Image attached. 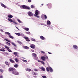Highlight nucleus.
<instances>
[{"instance_id":"nucleus-25","label":"nucleus","mask_w":78,"mask_h":78,"mask_svg":"<svg viewBox=\"0 0 78 78\" xmlns=\"http://www.w3.org/2000/svg\"><path fill=\"white\" fill-rule=\"evenodd\" d=\"M38 11L37 10L35 11V14L36 15H38Z\"/></svg>"},{"instance_id":"nucleus-59","label":"nucleus","mask_w":78,"mask_h":78,"mask_svg":"<svg viewBox=\"0 0 78 78\" xmlns=\"http://www.w3.org/2000/svg\"><path fill=\"white\" fill-rule=\"evenodd\" d=\"M45 59H48V56H46L45 57Z\"/></svg>"},{"instance_id":"nucleus-41","label":"nucleus","mask_w":78,"mask_h":78,"mask_svg":"<svg viewBox=\"0 0 78 78\" xmlns=\"http://www.w3.org/2000/svg\"><path fill=\"white\" fill-rule=\"evenodd\" d=\"M23 61L24 62H27V61L25 60H23Z\"/></svg>"},{"instance_id":"nucleus-17","label":"nucleus","mask_w":78,"mask_h":78,"mask_svg":"<svg viewBox=\"0 0 78 78\" xmlns=\"http://www.w3.org/2000/svg\"><path fill=\"white\" fill-rule=\"evenodd\" d=\"M9 60L11 62H12V63H14V61L12 59H10Z\"/></svg>"},{"instance_id":"nucleus-52","label":"nucleus","mask_w":78,"mask_h":78,"mask_svg":"<svg viewBox=\"0 0 78 78\" xmlns=\"http://www.w3.org/2000/svg\"><path fill=\"white\" fill-rule=\"evenodd\" d=\"M7 41V42H11L10 41H9V40L8 39Z\"/></svg>"},{"instance_id":"nucleus-12","label":"nucleus","mask_w":78,"mask_h":78,"mask_svg":"<svg viewBox=\"0 0 78 78\" xmlns=\"http://www.w3.org/2000/svg\"><path fill=\"white\" fill-rule=\"evenodd\" d=\"M73 47L74 48H75V49H77V48H78V47L76 45H73Z\"/></svg>"},{"instance_id":"nucleus-57","label":"nucleus","mask_w":78,"mask_h":78,"mask_svg":"<svg viewBox=\"0 0 78 78\" xmlns=\"http://www.w3.org/2000/svg\"><path fill=\"white\" fill-rule=\"evenodd\" d=\"M41 61H40V60H38V62H41Z\"/></svg>"},{"instance_id":"nucleus-38","label":"nucleus","mask_w":78,"mask_h":78,"mask_svg":"<svg viewBox=\"0 0 78 78\" xmlns=\"http://www.w3.org/2000/svg\"><path fill=\"white\" fill-rule=\"evenodd\" d=\"M30 32H26V33L27 34H30Z\"/></svg>"},{"instance_id":"nucleus-43","label":"nucleus","mask_w":78,"mask_h":78,"mask_svg":"<svg viewBox=\"0 0 78 78\" xmlns=\"http://www.w3.org/2000/svg\"><path fill=\"white\" fill-rule=\"evenodd\" d=\"M31 8H34V7L33 5H32L31 6Z\"/></svg>"},{"instance_id":"nucleus-56","label":"nucleus","mask_w":78,"mask_h":78,"mask_svg":"<svg viewBox=\"0 0 78 78\" xmlns=\"http://www.w3.org/2000/svg\"><path fill=\"white\" fill-rule=\"evenodd\" d=\"M8 39H7V38H5L4 39V40H5V41H7Z\"/></svg>"},{"instance_id":"nucleus-6","label":"nucleus","mask_w":78,"mask_h":78,"mask_svg":"<svg viewBox=\"0 0 78 78\" xmlns=\"http://www.w3.org/2000/svg\"><path fill=\"white\" fill-rule=\"evenodd\" d=\"M30 47L31 48L34 49V48H35V45L33 44H32L31 45H30Z\"/></svg>"},{"instance_id":"nucleus-42","label":"nucleus","mask_w":78,"mask_h":78,"mask_svg":"<svg viewBox=\"0 0 78 78\" xmlns=\"http://www.w3.org/2000/svg\"><path fill=\"white\" fill-rule=\"evenodd\" d=\"M44 16L45 19H47V16L46 15H44Z\"/></svg>"},{"instance_id":"nucleus-39","label":"nucleus","mask_w":78,"mask_h":78,"mask_svg":"<svg viewBox=\"0 0 78 78\" xmlns=\"http://www.w3.org/2000/svg\"><path fill=\"white\" fill-rule=\"evenodd\" d=\"M5 48H6L7 49V50H8V49H9V48H8V47L6 46H5Z\"/></svg>"},{"instance_id":"nucleus-34","label":"nucleus","mask_w":78,"mask_h":78,"mask_svg":"<svg viewBox=\"0 0 78 78\" xmlns=\"http://www.w3.org/2000/svg\"><path fill=\"white\" fill-rule=\"evenodd\" d=\"M0 51H5V50L1 49H0Z\"/></svg>"},{"instance_id":"nucleus-19","label":"nucleus","mask_w":78,"mask_h":78,"mask_svg":"<svg viewBox=\"0 0 78 78\" xmlns=\"http://www.w3.org/2000/svg\"><path fill=\"white\" fill-rule=\"evenodd\" d=\"M5 34H8V35H9L11 34H10V33L8 32H6L5 33Z\"/></svg>"},{"instance_id":"nucleus-1","label":"nucleus","mask_w":78,"mask_h":78,"mask_svg":"<svg viewBox=\"0 0 78 78\" xmlns=\"http://www.w3.org/2000/svg\"><path fill=\"white\" fill-rule=\"evenodd\" d=\"M49 70L50 72H53V69L50 67H47L46 68V70L47 72H49Z\"/></svg>"},{"instance_id":"nucleus-24","label":"nucleus","mask_w":78,"mask_h":78,"mask_svg":"<svg viewBox=\"0 0 78 78\" xmlns=\"http://www.w3.org/2000/svg\"><path fill=\"white\" fill-rule=\"evenodd\" d=\"M13 55H15V56H17V52H14Z\"/></svg>"},{"instance_id":"nucleus-64","label":"nucleus","mask_w":78,"mask_h":78,"mask_svg":"<svg viewBox=\"0 0 78 78\" xmlns=\"http://www.w3.org/2000/svg\"><path fill=\"white\" fill-rule=\"evenodd\" d=\"M23 36H24V34H23Z\"/></svg>"},{"instance_id":"nucleus-4","label":"nucleus","mask_w":78,"mask_h":78,"mask_svg":"<svg viewBox=\"0 0 78 78\" xmlns=\"http://www.w3.org/2000/svg\"><path fill=\"white\" fill-rule=\"evenodd\" d=\"M12 73L13 74H14V75H18V72L16 71V70L12 71Z\"/></svg>"},{"instance_id":"nucleus-35","label":"nucleus","mask_w":78,"mask_h":78,"mask_svg":"<svg viewBox=\"0 0 78 78\" xmlns=\"http://www.w3.org/2000/svg\"><path fill=\"white\" fill-rule=\"evenodd\" d=\"M32 74L33 75H36V73H35V72H33L32 73Z\"/></svg>"},{"instance_id":"nucleus-3","label":"nucleus","mask_w":78,"mask_h":78,"mask_svg":"<svg viewBox=\"0 0 78 78\" xmlns=\"http://www.w3.org/2000/svg\"><path fill=\"white\" fill-rule=\"evenodd\" d=\"M16 70V69H15V68H10L9 69V71H10L11 72H12V71H15Z\"/></svg>"},{"instance_id":"nucleus-33","label":"nucleus","mask_w":78,"mask_h":78,"mask_svg":"<svg viewBox=\"0 0 78 78\" xmlns=\"http://www.w3.org/2000/svg\"><path fill=\"white\" fill-rule=\"evenodd\" d=\"M15 61H16V62H19V60L17 58H16L15 59Z\"/></svg>"},{"instance_id":"nucleus-47","label":"nucleus","mask_w":78,"mask_h":78,"mask_svg":"<svg viewBox=\"0 0 78 78\" xmlns=\"http://www.w3.org/2000/svg\"><path fill=\"white\" fill-rule=\"evenodd\" d=\"M26 9H30V8L29 7H27V8Z\"/></svg>"},{"instance_id":"nucleus-40","label":"nucleus","mask_w":78,"mask_h":78,"mask_svg":"<svg viewBox=\"0 0 78 78\" xmlns=\"http://www.w3.org/2000/svg\"><path fill=\"white\" fill-rule=\"evenodd\" d=\"M17 21L19 22V23H22V22L20 20H17Z\"/></svg>"},{"instance_id":"nucleus-21","label":"nucleus","mask_w":78,"mask_h":78,"mask_svg":"<svg viewBox=\"0 0 78 78\" xmlns=\"http://www.w3.org/2000/svg\"><path fill=\"white\" fill-rule=\"evenodd\" d=\"M9 37L10 38H11V39H14V37H12L11 35H9Z\"/></svg>"},{"instance_id":"nucleus-2","label":"nucleus","mask_w":78,"mask_h":78,"mask_svg":"<svg viewBox=\"0 0 78 78\" xmlns=\"http://www.w3.org/2000/svg\"><path fill=\"white\" fill-rule=\"evenodd\" d=\"M23 38L25 39L26 41L27 42H30V40L29 39L28 37H24Z\"/></svg>"},{"instance_id":"nucleus-50","label":"nucleus","mask_w":78,"mask_h":78,"mask_svg":"<svg viewBox=\"0 0 78 78\" xmlns=\"http://www.w3.org/2000/svg\"><path fill=\"white\" fill-rule=\"evenodd\" d=\"M42 77L43 78H47V77H46V76H42Z\"/></svg>"},{"instance_id":"nucleus-58","label":"nucleus","mask_w":78,"mask_h":78,"mask_svg":"<svg viewBox=\"0 0 78 78\" xmlns=\"http://www.w3.org/2000/svg\"><path fill=\"white\" fill-rule=\"evenodd\" d=\"M16 28H17V29L18 30H20L19 29V28H18V27H17L16 26Z\"/></svg>"},{"instance_id":"nucleus-55","label":"nucleus","mask_w":78,"mask_h":78,"mask_svg":"<svg viewBox=\"0 0 78 78\" xmlns=\"http://www.w3.org/2000/svg\"><path fill=\"white\" fill-rule=\"evenodd\" d=\"M48 53L49 54H52V53H51V52H48Z\"/></svg>"},{"instance_id":"nucleus-44","label":"nucleus","mask_w":78,"mask_h":78,"mask_svg":"<svg viewBox=\"0 0 78 78\" xmlns=\"http://www.w3.org/2000/svg\"><path fill=\"white\" fill-rule=\"evenodd\" d=\"M4 53L7 55H9V53H8V52H5Z\"/></svg>"},{"instance_id":"nucleus-28","label":"nucleus","mask_w":78,"mask_h":78,"mask_svg":"<svg viewBox=\"0 0 78 78\" xmlns=\"http://www.w3.org/2000/svg\"><path fill=\"white\" fill-rule=\"evenodd\" d=\"M41 69L42 70H43V71H45V68L43 67H41Z\"/></svg>"},{"instance_id":"nucleus-14","label":"nucleus","mask_w":78,"mask_h":78,"mask_svg":"<svg viewBox=\"0 0 78 78\" xmlns=\"http://www.w3.org/2000/svg\"><path fill=\"white\" fill-rule=\"evenodd\" d=\"M8 20H9V21L11 22H13V20H12V19L11 18H8Z\"/></svg>"},{"instance_id":"nucleus-45","label":"nucleus","mask_w":78,"mask_h":78,"mask_svg":"<svg viewBox=\"0 0 78 78\" xmlns=\"http://www.w3.org/2000/svg\"><path fill=\"white\" fill-rule=\"evenodd\" d=\"M41 63H42V64H43V65H45V63H44V62H43V61H41Z\"/></svg>"},{"instance_id":"nucleus-18","label":"nucleus","mask_w":78,"mask_h":78,"mask_svg":"<svg viewBox=\"0 0 78 78\" xmlns=\"http://www.w3.org/2000/svg\"><path fill=\"white\" fill-rule=\"evenodd\" d=\"M17 35V36H21V35L20 34V33H15Z\"/></svg>"},{"instance_id":"nucleus-16","label":"nucleus","mask_w":78,"mask_h":78,"mask_svg":"<svg viewBox=\"0 0 78 78\" xmlns=\"http://www.w3.org/2000/svg\"><path fill=\"white\" fill-rule=\"evenodd\" d=\"M8 17H9V18H12L13 16H12V15H8Z\"/></svg>"},{"instance_id":"nucleus-54","label":"nucleus","mask_w":78,"mask_h":78,"mask_svg":"<svg viewBox=\"0 0 78 78\" xmlns=\"http://www.w3.org/2000/svg\"><path fill=\"white\" fill-rule=\"evenodd\" d=\"M31 51L32 52H34V50L32 49L31 50Z\"/></svg>"},{"instance_id":"nucleus-20","label":"nucleus","mask_w":78,"mask_h":78,"mask_svg":"<svg viewBox=\"0 0 78 78\" xmlns=\"http://www.w3.org/2000/svg\"><path fill=\"white\" fill-rule=\"evenodd\" d=\"M14 67L17 68V67H19V65L17 64H15L14 65Z\"/></svg>"},{"instance_id":"nucleus-15","label":"nucleus","mask_w":78,"mask_h":78,"mask_svg":"<svg viewBox=\"0 0 78 78\" xmlns=\"http://www.w3.org/2000/svg\"><path fill=\"white\" fill-rule=\"evenodd\" d=\"M26 70L28 71V72H31V69L28 68H27L26 69Z\"/></svg>"},{"instance_id":"nucleus-46","label":"nucleus","mask_w":78,"mask_h":78,"mask_svg":"<svg viewBox=\"0 0 78 78\" xmlns=\"http://www.w3.org/2000/svg\"><path fill=\"white\" fill-rule=\"evenodd\" d=\"M0 72H3V70L2 69H0Z\"/></svg>"},{"instance_id":"nucleus-13","label":"nucleus","mask_w":78,"mask_h":78,"mask_svg":"<svg viewBox=\"0 0 78 78\" xmlns=\"http://www.w3.org/2000/svg\"><path fill=\"white\" fill-rule=\"evenodd\" d=\"M1 5L3 7V8H6V6H5V5H4L3 4L1 3Z\"/></svg>"},{"instance_id":"nucleus-10","label":"nucleus","mask_w":78,"mask_h":78,"mask_svg":"<svg viewBox=\"0 0 78 78\" xmlns=\"http://www.w3.org/2000/svg\"><path fill=\"white\" fill-rule=\"evenodd\" d=\"M22 8H23V9H27V6L24 5H22Z\"/></svg>"},{"instance_id":"nucleus-29","label":"nucleus","mask_w":78,"mask_h":78,"mask_svg":"<svg viewBox=\"0 0 78 78\" xmlns=\"http://www.w3.org/2000/svg\"><path fill=\"white\" fill-rule=\"evenodd\" d=\"M12 44L14 45V46H15V47H17V46L16 45V44H15V43L13 42L12 43Z\"/></svg>"},{"instance_id":"nucleus-37","label":"nucleus","mask_w":78,"mask_h":78,"mask_svg":"<svg viewBox=\"0 0 78 78\" xmlns=\"http://www.w3.org/2000/svg\"><path fill=\"white\" fill-rule=\"evenodd\" d=\"M13 22V23H15V24H16V25H17V23H16L15 21H13V22Z\"/></svg>"},{"instance_id":"nucleus-5","label":"nucleus","mask_w":78,"mask_h":78,"mask_svg":"<svg viewBox=\"0 0 78 78\" xmlns=\"http://www.w3.org/2000/svg\"><path fill=\"white\" fill-rule=\"evenodd\" d=\"M28 15L29 16H33V13L31 12H29L28 13Z\"/></svg>"},{"instance_id":"nucleus-27","label":"nucleus","mask_w":78,"mask_h":78,"mask_svg":"<svg viewBox=\"0 0 78 78\" xmlns=\"http://www.w3.org/2000/svg\"><path fill=\"white\" fill-rule=\"evenodd\" d=\"M24 29L26 31H29V28H25Z\"/></svg>"},{"instance_id":"nucleus-36","label":"nucleus","mask_w":78,"mask_h":78,"mask_svg":"<svg viewBox=\"0 0 78 78\" xmlns=\"http://www.w3.org/2000/svg\"><path fill=\"white\" fill-rule=\"evenodd\" d=\"M8 51H9V52H12V51H11V50H10V49L9 48L8 49H7Z\"/></svg>"},{"instance_id":"nucleus-49","label":"nucleus","mask_w":78,"mask_h":78,"mask_svg":"<svg viewBox=\"0 0 78 78\" xmlns=\"http://www.w3.org/2000/svg\"><path fill=\"white\" fill-rule=\"evenodd\" d=\"M41 52L42 53H43V54H44L45 53V52L43 51H41Z\"/></svg>"},{"instance_id":"nucleus-32","label":"nucleus","mask_w":78,"mask_h":78,"mask_svg":"<svg viewBox=\"0 0 78 78\" xmlns=\"http://www.w3.org/2000/svg\"><path fill=\"white\" fill-rule=\"evenodd\" d=\"M31 40L32 41H34V42H36V40L34 39L33 38H31Z\"/></svg>"},{"instance_id":"nucleus-61","label":"nucleus","mask_w":78,"mask_h":78,"mask_svg":"<svg viewBox=\"0 0 78 78\" xmlns=\"http://www.w3.org/2000/svg\"><path fill=\"white\" fill-rule=\"evenodd\" d=\"M58 44H56V46H57H57H58Z\"/></svg>"},{"instance_id":"nucleus-23","label":"nucleus","mask_w":78,"mask_h":78,"mask_svg":"<svg viewBox=\"0 0 78 78\" xmlns=\"http://www.w3.org/2000/svg\"><path fill=\"white\" fill-rule=\"evenodd\" d=\"M24 48H25V49H28L29 48L27 46H23Z\"/></svg>"},{"instance_id":"nucleus-51","label":"nucleus","mask_w":78,"mask_h":78,"mask_svg":"<svg viewBox=\"0 0 78 78\" xmlns=\"http://www.w3.org/2000/svg\"><path fill=\"white\" fill-rule=\"evenodd\" d=\"M28 1L29 3H30L31 2V0H28Z\"/></svg>"},{"instance_id":"nucleus-11","label":"nucleus","mask_w":78,"mask_h":78,"mask_svg":"<svg viewBox=\"0 0 78 78\" xmlns=\"http://www.w3.org/2000/svg\"><path fill=\"white\" fill-rule=\"evenodd\" d=\"M47 25H51V22H50V21L49 20H48L47 21Z\"/></svg>"},{"instance_id":"nucleus-48","label":"nucleus","mask_w":78,"mask_h":78,"mask_svg":"<svg viewBox=\"0 0 78 78\" xmlns=\"http://www.w3.org/2000/svg\"><path fill=\"white\" fill-rule=\"evenodd\" d=\"M35 16L37 17V18H39V16H37V15H35Z\"/></svg>"},{"instance_id":"nucleus-31","label":"nucleus","mask_w":78,"mask_h":78,"mask_svg":"<svg viewBox=\"0 0 78 78\" xmlns=\"http://www.w3.org/2000/svg\"><path fill=\"white\" fill-rule=\"evenodd\" d=\"M17 42H18V43H19V44H22V43L20 41H18Z\"/></svg>"},{"instance_id":"nucleus-9","label":"nucleus","mask_w":78,"mask_h":78,"mask_svg":"<svg viewBox=\"0 0 78 78\" xmlns=\"http://www.w3.org/2000/svg\"><path fill=\"white\" fill-rule=\"evenodd\" d=\"M40 39H41L42 40H43V41L45 39V38H44V37L42 36H41L40 37Z\"/></svg>"},{"instance_id":"nucleus-22","label":"nucleus","mask_w":78,"mask_h":78,"mask_svg":"<svg viewBox=\"0 0 78 78\" xmlns=\"http://www.w3.org/2000/svg\"><path fill=\"white\" fill-rule=\"evenodd\" d=\"M32 55L34 58H36V54L35 53H33Z\"/></svg>"},{"instance_id":"nucleus-26","label":"nucleus","mask_w":78,"mask_h":78,"mask_svg":"<svg viewBox=\"0 0 78 78\" xmlns=\"http://www.w3.org/2000/svg\"><path fill=\"white\" fill-rule=\"evenodd\" d=\"M5 63L6 64V65H7V66H9V63H8V62H5Z\"/></svg>"},{"instance_id":"nucleus-53","label":"nucleus","mask_w":78,"mask_h":78,"mask_svg":"<svg viewBox=\"0 0 78 78\" xmlns=\"http://www.w3.org/2000/svg\"><path fill=\"white\" fill-rule=\"evenodd\" d=\"M34 71H35V72H37L38 71L36 69H34Z\"/></svg>"},{"instance_id":"nucleus-7","label":"nucleus","mask_w":78,"mask_h":78,"mask_svg":"<svg viewBox=\"0 0 78 78\" xmlns=\"http://www.w3.org/2000/svg\"><path fill=\"white\" fill-rule=\"evenodd\" d=\"M48 6L49 8H51V3H49L48 4Z\"/></svg>"},{"instance_id":"nucleus-30","label":"nucleus","mask_w":78,"mask_h":78,"mask_svg":"<svg viewBox=\"0 0 78 78\" xmlns=\"http://www.w3.org/2000/svg\"><path fill=\"white\" fill-rule=\"evenodd\" d=\"M6 44L7 45H9V46H10V43H9L6 42Z\"/></svg>"},{"instance_id":"nucleus-63","label":"nucleus","mask_w":78,"mask_h":78,"mask_svg":"<svg viewBox=\"0 0 78 78\" xmlns=\"http://www.w3.org/2000/svg\"><path fill=\"white\" fill-rule=\"evenodd\" d=\"M2 31H3V30H2Z\"/></svg>"},{"instance_id":"nucleus-60","label":"nucleus","mask_w":78,"mask_h":78,"mask_svg":"<svg viewBox=\"0 0 78 78\" xmlns=\"http://www.w3.org/2000/svg\"><path fill=\"white\" fill-rule=\"evenodd\" d=\"M0 78H3V76H0Z\"/></svg>"},{"instance_id":"nucleus-8","label":"nucleus","mask_w":78,"mask_h":78,"mask_svg":"<svg viewBox=\"0 0 78 78\" xmlns=\"http://www.w3.org/2000/svg\"><path fill=\"white\" fill-rule=\"evenodd\" d=\"M41 59L42 61H45V56L41 57Z\"/></svg>"},{"instance_id":"nucleus-62","label":"nucleus","mask_w":78,"mask_h":78,"mask_svg":"<svg viewBox=\"0 0 78 78\" xmlns=\"http://www.w3.org/2000/svg\"><path fill=\"white\" fill-rule=\"evenodd\" d=\"M41 5H42V6H43V5H44V4H41Z\"/></svg>"}]
</instances>
